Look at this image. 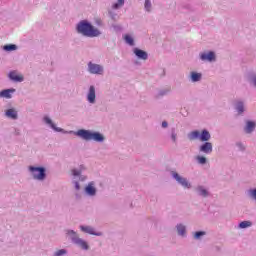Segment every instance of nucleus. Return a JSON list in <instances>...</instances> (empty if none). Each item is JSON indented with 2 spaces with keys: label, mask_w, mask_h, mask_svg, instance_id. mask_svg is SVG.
<instances>
[{
  "label": "nucleus",
  "mask_w": 256,
  "mask_h": 256,
  "mask_svg": "<svg viewBox=\"0 0 256 256\" xmlns=\"http://www.w3.org/2000/svg\"><path fill=\"white\" fill-rule=\"evenodd\" d=\"M198 191H199L200 195H202V197H207V195H208L207 190L203 189V187H199Z\"/></svg>",
  "instance_id": "cd10ccee"
},
{
  "label": "nucleus",
  "mask_w": 256,
  "mask_h": 256,
  "mask_svg": "<svg viewBox=\"0 0 256 256\" xmlns=\"http://www.w3.org/2000/svg\"><path fill=\"white\" fill-rule=\"evenodd\" d=\"M72 175H74V177H79V175H81V171L79 170H72Z\"/></svg>",
  "instance_id": "7c9ffc66"
},
{
  "label": "nucleus",
  "mask_w": 256,
  "mask_h": 256,
  "mask_svg": "<svg viewBox=\"0 0 256 256\" xmlns=\"http://www.w3.org/2000/svg\"><path fill=\"white\" fill-rule=\"evenodd\" d=\"M177 231H178V233L180 234V235H185V226H183V225H178L177 226Z\"/></svg>",
  "instance_id": "393cba45"
},
{
  "label": "nucleus",
  "mask_w": 256,
  "mask_h": 256,
  "mask_svg": "<svg viewBox=\"0 0 256 256\" xmlns=\"http://www.w3.org/2000/svg\"><path fill=\"white\" fill-rule=\"evenodd\" d=\"M67 254V250L65 249H61L55 252L54 256H62V255H66Z\"/></svg>",
  "instance_id": "bb28decb"
},
{
  "label": "nucleus",
  "mask_w": 256,
  "mask_h": 256,
  "mask_svg": "<svg viewBox=\"0 0 256 256\" xmlns=\"http://www.w3.org/2000/svg\"><path fill=\"white\" fill-rule=\"evenodd\" d=\"M173 177L174 179H176V181H178V183H180V185H182V187H185L186 189H189L191 187V184L187 182V179L180 177L177 172L173 173Z\"/></svg>",
  "instance_id": "423d86ee"
},
{
  "label": "nucleus",
  "mask_w": 256,
  "mask_h": 256,
  "mask_svg": "<svg viewBox=\"0 0 256 256\" xmlns=\"http://www.w3.org/2000/svg\"><path fill=\"white\" fill-rule=\"evenodd\" d=\"M200 59L202 61H215V53L209 52L208 54H201Z\"/></svg>",
  "instance_id": "f8f14e48"
},
{
  "label": "nucleus",
  "mask_w": 256,
  "mask_h": 256,
  "mask_svg": "<svg viewBox=\"0 0 256 256\" xmlns=\"http://www.w3.org/2000/svg\"><path fill=\"white\" fill-rule=\"evenodd\" d=\"M188 137L190 141H195V139H199V141L207 142L209 141V139H211V134L207 130H203L202 132L195 130L190 132Z\"/></svg>",
  "instance_id": "7ed1b4c3"
},
{
  "label": "nucleus",
  "mask_w": 256,
  "mask_h": 256,
  "mask_svg": "<svg viewBox=\"0 0 256 256\" xmlns=\"http://www.w3.org/2000/svg\"><path fill=\"white\" fill-rule=\"evenodd\" d=\"M87 99L89 103H95V86H90Z\"/></svg>",
  "instance_id": "ddd939ff"
},
{
  "label": "nucleus",
  "mask_w": 256,
  "mask_h": 256,
  "mask_svg": "<svg viewBox=\"0 0 256 256\" xmlns=\"http://www.w3.org/2000/svg\"><path fill=\"white\" fill-rule=\"evenodd\" d=\"M12 93H15V89H6L0 92V97H4L5 99H11Z\"/></svg>",
  "instance_id": "2eb2a0df"
},
{
  "label": "nucleus",
  "mask_w": 256,
  "mask_h": 256,
  "mask_svg": "<svg viewBox=\"0 0 256 256\" xmlns=\"http://www.w3.org/2000/svg\"><path fill=\"white\" fill-rule=\"evenodd\" d=\"M167 125H168V124H167V122H165V121H164V122H162V127L166 128V127H167Z\"/></svg>",
  "instance_id": "f704fd0d"
},
{
  "label": "nucleus",
  "mask_w": 256,
  "mask_h": 256,
  "mask_svg": "<svg viewBox=\"0 0 256 256\" xmlns=\"http://www.w3.org/2000/svg\"><path fill=\"white\" fill-rule=\"evenodd\" d=\"M9 78L12 81H16V82H19V83H21L23 81V75L18 74L16 71L10 72L9 73Z\"/></svg>",
  "instance_id": "1a4fd4ad"
},
{
  "label": "nucleus",
  "mask_w": 256,
  "mask_h": 256,
  "mask_svg": "<svg viewBox=\"0 0 256 256\" xmlns=\"http://www.w3.org/2000/svg\"><path fill=\"white\" fill-rule=\"evenodd\" d=\"M73 242L76 245H79V247H81V249H84L85 251H87V249H89V244H87L86 241H84L83 239H81L79 237L73 238Z\"/></svg>",
  "instance_id": "6e6552de"
},
{
  "label": "nucleus",
  "mask_w": 256,
  "mask_h": 256,
  "mask_svg": "<svg viewBox=\"0 0 256 256\" xmlns=\"http://www.w3.org/2000/svg\"><path fill=\"white\" fill-rule=\"evenodd\" d=\"M3 49H4V51H16L17 45H15V44L5 45L3 47Z\"/></svg>",
  "instance_id": "aec40b11"
},
{
  "label": "nucleus",
  "mask_w": 256,
  "mask_h": 256,
  "mask_svg": "<svg viewBox=\"0 0 256 256\" xmlns=\"http://www.w3.org/2000/svg\"><path fill=\"white\" fill-rule=\"evenodd\" d=\"M134 53L135 55L139 58V59H143L144 61H147V52L141 50V49H138V48H135L134 49Z\"/></svg>",
  "instance_id": "9b49d317"
},
{
  "label": "nucleus",
  "mask_w": 256,
  "mask_h": 256,
  "mask_svg": "<svg viewBox=\"0 0 256 256\" xmlns=\"http://www.w3.org/2000/svg\"><path fill=\"white\" fill-rule=\"evenodd\" d=\"M44 121H45V123L50 125V127H52V129H54V131H61L60 128L55 127V125L53 124V121H51L49 117H44Z\"/></svg>",
  "instance_id": "f3484780"
},
{
  "label": "nucleus",
  "mask_w": 256,
  "mask_h": 256,
  "mask_svg": "<svg viewBox=\"0 0 256 256\" xmlns=\"http://www.w3.org/2000/svg\"><path fill=\"white\" fill-rule=\"evenodd\" d=\"M77 31L86 37H99V35H101V32H99L97 29H95V27L85 21L78 24Z\"/></svg>",
  "instance_id": "f257e3e1"
},
{
  "label": "nucleus",
  "mask_w": 256,
  "mask_h": 256,
  "mask_svg": "<svg viewBox=\"0 0 256 256\" xmlns=\"http://www.w3.org/2000/svg\"><path fill=\"white\" fill-rule=\"evenodd\" d=\"M197 161L200 163V165H205L207 163V158L203 156H197Z\"/></svg>",
  "instance_id": "b1692460"
},
{
  "label": "nucleus",
  "mask_w": 256,
  "mask_h": 256,
  "mask_svg": "<svg viewBox=\"0 0 256 256\" xmlns=\"http://www.w3.org/2000/svg\"><path fill=\"white\" fill-rule=\"evenodd\" d=\"M203 235H205V231L195 232L194 239H200L201 237H203Z\"/></svg>",
  "instance_id": "a878e982"
},
{
  "label": "nucleus",
  "mask_w": 256,
  "mask_h": 256,
  "mask_svg": "<svg viewBox=\"0 0 256 256\" xmlns=\"http://www.w3.org/2000/svg\"><path fill=\"white\" fill-rule=\"evenodd\" d=\"M124 39H125L126 43H128V45H134L133 38L130 35H125Z\"/></svg>",
  "instance_id": "5701e85b"
},
{
  "label": "nucleus",
  "mask_w": 256,
  "mask_h": 256,
  "mask_svg": "<svg viewBox=\"0 0 256 256\" xmlns=\"http://www.w3.org/2000/svg\"><path fill=\"white\" fill-rule=\"evenodd\" d=\"M86 193H87L88 195H95V193H96L95 187H93V185L89 184V185L86 187Z\"/></svg>",
  "instance_id": "a211bd4d"
},
{
  "label": "nucleus",
  "mask_w": 256,
  "mask_h": 256,
  "mask_svg": "<svg viewBox=\"0 0 256 256\" xmlns=\"http://www.w3.org/2000/svg\"><path fill=\"white\" fill-rule=\"evenodd\" d=\"M145 9L146 11H151V1L149 0L145 1Z\"/></svg>",
  "instance_id": "c756f323"
},
{
  "label": "nucleus",
  "mask_w": 256,
  "mask_h": 256,
  "mask_svg": "<svg viewBox=\"0 0 256 256\" xmlns=\"http://www.w3.org/2000/svg\"><path fill=\"white\" fill-rule=\"evenodd\" d=\"M125 5V0H118V3H115L112 7L113 9H119V7H123Z\"/></svg>",
  "instance_id": "4be33fe9"
},
{
  "label": "nucleus",
  "mask_w": 256,
  "mask_h": 256,
  "mask_svg": "<svg viewBox=\"0 0 256 256\" xmlns=\"http://www.w3.org/2000/svg\"><path fill=\"white\" fill-rule=\"evenodd\" d=\"M251 195L254 197V199L256 200V189L251 191Z\"/></svg>",
  "instance_id": "2f4dec72"
},
{
  "label": "nucleus",
  "mask_w": 256,
  "mask_h": 256,
  "mask_svg": "<svg viewBox=\"0 0 256 256\" xmlns=\"http://www.w3.org/2000/svg\"><path fill=\"white\" fill-rule=\"evenodd\" d=\"M236 109H237L238 113H240V114L243 113V111H244V109H243V103H242V102H239V103L237 104Z\"/></svg>",
  "instance_id": "c85d7f7f"
},
{
  "label": "nucleus",
  "mask_w": 256,
  "mask_h": 256,
  "mask_svg": "<svg viewBox=\"0 0 256 256\" xmlns=\"http://www.w3.org/2000/svg\"><path fill=\"white\" fill-rule=\"evenodd\" d=\"M75 188L77 189V191H79L80 189L79 182H75Z\"/></svg>",
  "instance_id": "473e14b6"
},
{
  "label": "nucleus",
  "mask_w": 256,
  "mask_h": 256,
  "mask_svg": "<svg viewBox=\"0 0 256 256\" xmlns=\"http://www.w3.org/2000/svg\"><path fill=\"white\" fill-rule=\"evenodd\" d=\"M29 171L32 173L33 178L37 179L38 181H43V179L46 177L45 168L43 167L30 166Z\"/></svg>",
  "instance_id": "20e7f679"
},
{
  "label": "nucleus",
  "mask_w": 256,
  "mask_h": 256,
  "mask_svg": "<svg viewBox=\"0 0 256 256\" xmlns=\"http://www.w3.org/2000/svg\"><path fill=\"white\" fill-rule=\"evenodd\" d=\"M191 79L194 82L200 81L201 80V74L197 72H192L191 73Z\"/></svg>",
  "instance_id": "6ab92c4d"
},
{
  "label": "nucleus",
  "mask_w": 256,
  "mask_h": 256,
  "mask_svg": "<svg viewBox=\"0 0 256 256\" xmlns=\"http://www.w3.org/2000/svg\"><path fill=\"white\" fill-rule=\"evenodd\" d=\"M6 116H8L10 119H17V111L13 108L8 109L6 111Z\"/></svg>",
  "instance_id": "dca6fc26"
},
{
  "label": "nucleus",
  "mask_w": 256,
  "mask_h": 256,
  "mask_svg": "<svg viewBox=\"0 0 256 256\" xmlns=\"http://www.w3.org/2000/svg\"><path fill=\"white\" fill-rule=\"evenodd\" d=\"M68 235H75V231L73 230L68 231Z\"/></svg>",
  "instance_id": "72a5a7b5"
},
{
  "label": "nucleus",
  "mask_w": 256,
  "mask_h": 256,
  "mask_svg": "<svg viewBox=\"0 0 256 256\" xmlns=\"http://www.w3.org/2000/svg\"><path fill=\"white\" fill-rule=\"evenodd\" d=\"M76 135L85 141H97L98 143H101L105 139L101 133L91 132L89 130H78Z\"/></svg>",
  "instance_id": "f03ea898"
},
{
  "label": "nucleus",
  "mask_w": 256,
  "mask_h": 256,
  "mask_svg": "<svg viewBox=\"0 0 256 256\" xmlns=\"http://www.w3.org/2000/svg\"><path fill=\"white\" fill-rule=\"evenodd\" d=\"M200 151L201 153L206 154L213 153V144H211L210 142H205L200 146Z\"/></svg>",
  "instance_id": "0eeeda50"
},
{
  "label": "nucleus",
  "mask_w": 256,
  "mask_h": 256,
  "mask_svg": "<svg viewBox=\"0 0 256 256\" xmlns=\"http://www.w3.org/2000/svg\"><path fill=\"white\" fill-rule=\"evenodd\" d=\"M81 231L84 233H88L89 235H96L99 236L101 233L95 232V229H93L91 226H80Z\"/></svg>",
  "instance_id": "9d476101"
},
{
  "label": "nucleus",
  "mask_w": 256,
  "mask_h": 256,
  "mask_svg": "<svg viewBox=\"0 0 256 256\" xmlns=\"http://www.w3.org/2000/svg\"><path fill=\"white\" fill-rule=\"evenodd\" d=\"M88 69H89L90 73H92L94 75H101L103 73V67L99 64H93L90 62L88 64Z\"/></svg>",
  "instance_id": "39448f33"
},
{
  "label": "nucleus",
  "mask_w": 256,
  "mask_h": 256,
  "mask_svg": "<svg viewBox=\"0 0 256 256\" xmlns=\"http://www.w3.org/2000/svg\"><path fill=\"white\" fill-rule=\"evenodd\" d=\"M172 139H173V141H176V136H175V134H172Z\"/></svg>",
  "instance_id": "c9c22d12"
},
{
  "label": "nucleus",
  "mask_w": 256,
  "mask_h": 256,
  "mask_svg": "<svg viewBox=\"0 0 256 256\" xmlns=\"http://www.w3.org/2000/svg\"><path fill=\"white\" fill-rule=\"evenodd\" d=\"M253 223L251 221H243L239 224L240 229H247V227H251Z\"/></svg>",
  "instance_id": "412c9836"
},
{
  "label": "nucleus",
  "mask_w": 256,
  "mask_h": 256,
  "mask_svg": "<svg viewBox=\"0 0 256 256\" xmlns=\"http://www.w3.org/2000/svg\"><path fill=\"white\" fill-rule=\"evenodd\" d=\"M256 124L254 121H247L246 122V127H245V132L246 133H253L255 130Z\"/></svg>",
  "instance_id": "4468645a"
}]
</instances>
